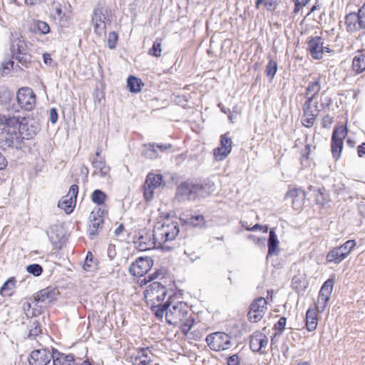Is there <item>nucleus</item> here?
Here are the masks:
<instances>
[{
	"label": "nucleus",
	"mask_w": 365,
	"mask_h": 365,
	"mask_svg": "<svg viewBox=\"0 0 365 365\" xmlns=\"http://www.w3.org/2000/svg\"><path fill=\"white\" fill-rule=\"evenodd\" d=\"M175 296H170L161 309L155 310V317L162 319L165 313V319L169 324L180 326L184 334H187L194 324L192 313L187 303L176 301Z\"/></svg>",
	"instance_id": "f257e3e1"
},
{
	"label": "nucleus",
	"mask_w": 365,
	"mask_h": 365,
	"mask_svg": "<svg viewBox=\"0 0 365 365\" xmlns=\"http://www.w3.org/2000/svg\"><path fill=\"white\" fill-rule=\"evenodd\" d=\"M0 122V148L6 149L21 148L24 138L20 133L21 124L19 118L3 115Z\"/></svg>",
	"instance_id": "f03ea898"
},
{
	"label": "nucleus",
	"mask_w": 365,
	"mask_h": 365,
	"mask_svg": "<svg viewBox=\"0 0 365 365\" xmlns=\"http://www.w3.org/2000/svg\"><path fill=\"white\" fill-rule=\"evenodd\" d=\"M214 191L215 184L210 180H186L178 187L176 197L179 200H195L206 197Z\"/></svg>",
	"instance_id": "7ed1b4c3"
},
{
	"label": "nucleus",
	"mask_w": 365,
	"mask_h": 365,
	"mask_svg": "<svg viewBox=\"0 0 365 365\" xmlns=\"http://www.w3.org/2000/svg\"><path fill=\"white\" fill-rule=\"evenodd\" d=\"M180 232L178 222L166 219L155 223L153 230V237L158 247L174 240Z\"/></svg>",
	"instance_id": "20e7f679"
},
{
	"label": "nucleus",
	"mask_w": 365,
	"mask_h": 365,
	"mask_svg": "<svg viewBox=\"0 0 365 365\" xmlns=\"http://www.w3.org/2000/svg\"><path fill=\"white\" fill-rule=\"evenodd\" d=\"M168 294V289L158 282L150 283L144 291V297L148 305L155 314V310L161 309L163 302Z\"/></svg>",
	"instance_id": "39448f33"
},
{
	"label": "nucleus",
	"mask_w": 365,
	"mask_h": 365,
	"mask_svg": "<svg viewBox=\"0 0 365 365\" xmlns=\"http://www.w3.org/2000/svg\"><path fill=\"white\" fill-rule=\"evenodd\" d=\"M10 50L12 58L23 66H27L30 63V56L26 53V44L23 36L16 32L11 33L10 38Z\"/></svg>",
	"instance_id": "423d86ee"
},
{
	"label": "nucleus",
	"mask_w": 365,
	"mask_h": 365,
	"mask_svg": "<svg viewBox=\"0 0 365 365\" xmlns=\"http://www.w3.org/2000/svg\"><path fill=\"white\" fill-rule=\"evenodd\" d=\"M230 336L224 332H215L207 336L205 341L210 349L220 351L231 346Z\"/></svg>",
	"instance_id": "0eeeda50"
},
{
	"label": "nucleus",
	"mask_w": 365,
	"mask_h": 365,
	"mask_svg": "<svg viewBox=\"0 0 365 365\" xmlns=\"http://www.w3.org/2000/svg\"><path fill=\"white\" fill-rule=\"evenodd\" d=\"M110 22L106 9L98 8L94 10L92 16V24L96 35L98 36H103L106 34L107 26L110 24Z\"/></svg>",
	"instance_id": "6e6552de"
},
{
	"label": "nucleus",
	"mask_w": 365,
	"mask_h": 365,
	"mask_svg": "<svg viewBox=\"0 0 365 365\" xmlns=\"http://www.w3.org/2000/svg\"><path fill=\"white\" fill-rule=\"evenodd\" d=\"M313 101L305 100L303 106V116L302 123L307 128H311L314 124L315 120L319 114L318 103L312 104Z\"/></svg>",
	"instance_id": "1a4fd4ad"
},
{
	"label": "nucleus",
	"mask_w": 365,
	"mask_h": 365,
	"mask_svg": "<svg viewBox=\"0 0 365 365\" xmlns=\"http://www.w3.org/2000/svg\"><path fill=\"white\" fill-rule=\"evenodd\" d=\"M16 100L19 106L26 110H31L36 105V95L29 87H22L18 90Z\"/></svg>",
	"instance_id": "9d476101"
},
{
	"label": "nucleus",
	"mask_w": 365,
	"mask_h": 365,
	"mask_svg": "<svg viewBox=\"0 0 365 365\" xmlns=\"http://www.w3.org/2000/svg\"><path fill=\"white\" fill-rule=\"evenodd\" d=\"M346 127L341 125L335 128L331 136V153L333 157L338 159L340 157L343 148L344 139L347 135Z\"/></svg>",
	"instance_id": "9b49d317"
},
{
	"label": "nucleus",
	"mask_w": 365,
	"mask_h": 365,
	"mask_svg": "<svg viewBox=\"0 0 365 365\" xmlns=\"http://www.w3.org/2000/svg\"><path fill=\"white\" fill-rule=\"evenodd\" d=\"M106 214V210L101 207L96 208L91 212L88 230L91 239H93L98 234V230L102 228Z\"/></svg>",
	"instance_id": "f8f14e48"
},
{
	"label": "nucleus",
	"mask_w": 365,
	"mask_h": 365,
	"mask_svg": "<svg viewBox=\"0 0 365 365\" xmlns=\"http://www.w3.org/2000/svg\"><path fill=\"white\" fill-rule=\"evenodd\" d=\"M267 300L264 297L256 299L250 305V311L247 314L249 320L251 322H258L261 320L267 309Z\"/></svg>",
	"instance_id": "ddd939ff"
},
{
	"label": "nucleus",
	"mask_w": 365,
	"mask_h": 365,
	"mask_svg": "<svg viewBox=\"0 0 365 365\" xmlns=\"http://www.w3.org/2000/svg\"><path fill=\"white\" fill-rule=\"evenodd\" d=\"M228 135L229 133H227L220 136V146L213 150V155L216 160H225L232 151V141Z\"/></svg>",
	"instance_id": "4468645a"
},
{
	"label": "nucleus",
	"mask_w": 365,
	"mask_h": 365,
	"mask_svg": "<svg viewBox=\"0 0 365 365\" xmlns=\"http://www.w3.org/2000/svg\"><path fill=\"white\" fill-rule=\"evenodd\" d=\"M153 356L149 347L138 348L130 356V361L133 365H151Z\"/></svg>",
	"instance_id": "2eb2a0df"
},
{
	"label": "nucleus",
	"mask_w": 365,
	"mask_h": 365,
	"mask_svg": "<svg viewBox=\"0 0 365 365\" xmlns=\"http://www.w3.org/2000/svg\"><path fill=\"white\" fill-rule=\"evenodd\" d=\"M153 260L149 257H139L129 267V272L135 277H141L147 274L151 269Z\"/></svg>",
	"instance_id": "dca6fc26"
},
{
	"label": "nucleus",
	"mask_w": 365,
	"mask_h": 365,
	"mask_svg": "<svg viewBox=\"0 0 365 365\" xmlns=\"http://www.w3.org/2000/svg\"><path fill=\"white\" fill-rule=\"evenodd\" d=\"M163 178L160 175L149 173L147 175L144 184V196L147 201H150L153 198L154 190L162 183Z\"/></svg>",
	"instance_id": "f3484780"
},
{
	"label": "nucleus",
	"mask_w": 365,
	"mask_h": 365,
	"mask_svg": "<svg viewBox=\"0 0 365 365\" xmlns=\"http://www.w3.org/2000/svg\"><path fill=\"white\" fill-rule=\"evenodd\" d=\"M324 41L320 36L309 37L307 41L308 51L312 57L319 60L323 57L324 46Z\"/></svg>",
	"instance_id": "a211bd4d"
},
{
	"label": "nucleus",
	"mask_w": 365,
	"mask_h": 365,
	"mask_svg": "<svg viewBox=\"0 0 365 365\" xmlns=\"http://www.w3.org/2000/svg\"><path fill=\"white\" fill-rule=\"evenodd\" d=\"M51 352L47 349H40L30 354L29 361L31 365H47L51 360Z\"/></svg>",
	"instance_id": "6ab92c4d"
},
{
	"label": "nucleus",
	"mask_w": 365,
	"mask_h": 365,
	"mask_svg": "<svg viewBox=\"0 0 365 365\" xmlns=\"http://www.w3.org/2000/svg\"><path fill=\"white\" fill-rule=\"evenodd\" d=\"M306 193L302 188L290 189L286 194V199L292 200V207L294 210H300L305 200Z\"/></svg>",
	"instance_id": "aec40b11"
},
{
	"label": "nucleus",
	"mask_w": 365,
	"mask_h": 365,
	"mask_svg": "<svg viewBox=\"0 0 365 365\" xmlns=\"http://www.w3.org/2000/svg\"><path fill=\"white\" fill-rule=\"evenodd\" d=\"M56 292L55 289L47 287L36 293L34 299V303H35L36 306L38 304H42L43 306H46L56 299Z\"/></svg>",
	"instance_id": "412c9836"
},
{
	"label": "nucleus",
	"mask_w": 365,
	"mask_h": 365,
	"mask_svg": "<svg viewBox=\"0 0 365 365\" xmlns=\"http://www.w3.org/2000/svg\"><path fill=\"white\" fill-rule=\"evenodd\" d=\"M267 344V336L260 331H255L250 336V346L255 352L260 351L263 348H266Z\"/></svg>",
	"instance_id": "4be33fe9"
},
{
	"label": "nucleus",
	"mask_w": 365,
	"mask_h": 365,
	"mask_svg": "<svg viewBox=\"0 0 365 365\" xmlns=\"http://www.w3.org/2000/svg\"><path fill=\"white\" fill-rule=\"evenodd\" d=\"M134 243L135 247L140 251L150 250L158 246L154 237H153V233L149 232H145L144 235H141Z\"/></svg>",
	"instance_id": "5701e85b"
},
{
	"label": "nucleus",
	"mask_w": 365,
	"mask_h": 365,
	"mask_svg": "<svg viewBox=\"0 0 365 365\" xmlns=\"http://www.w3.org/2000/svg\"><path fill=\"white\" fill-rule=\"evenodd\" d=\"M321 90V77L319 76H314L312 81L309 82L306 88L304 96L306 100L314 101Z\"/></svg>",
	"instance_id": "b1692460"
},
{
	"label": "nucleus",
	"mask_w": 365,
	"mask_h": 365,
	"mask_svg": "<svg viewBox=\"0 0 365 365\" xmlns=\"http://www.w3.org/2000/svg\"><path fill=\"white\" fill-rule=\"evenodd\" d=\"M345 25L348 32H356L360 29L359 16L358 12H351L345 16Z\"/></svg>",
	"instance_id": "393cba45"
},
{
	"label": "nucleus",
	"mask_w": 365,
	"mask_h": 365,
	"mask_svg": "<svg viewBox=\"0 0 365 365\" xmlns=\"http://www.w3.org/2000/svg\"><path fill=\"white\" fill-rule=\"evenodd\" d=\"M51 355L53 365H71L74 361L73 355L64 354L53 349Z\"/></svg>",
	"instance_id": "a878e982"
},
{
	"label": "nucleus",
	"mask_w": 365,
	"mask_h": 365,
	"mask_svg": "<svg viewBox=\"0 0 365 365\" xmlns=\"http://www.w3.org/2000/svg\"><path fill=\"white\" fill-rule=\"evenodd\" d=\"M279 240L277 236L276 235L274 229H271L269 232V238H268V255L267 256H272L274 255H277L279 252Z\"/></svg>",
	"instance_id": "bb28decb"
},
{
	"label": "nucleus",
	"mask_w": 365,
	"mask_h": 365,
	"mask_svg": "<svg viewBox=\"0 0 365 365\" xmlns=\"http://www.w3.org/2000/svg\"><path fill=\"white\" fill-rule=\"evenodd\" d=\"M94 174L101 177L106 176L110 172V167L106 165L104 159H94L92 162Z\"/></svg>",
	"instance_id": "cd10ccee"
},
{
	"label": "nucleus",
	"mask_w": 365,
	"mask_h": 365,
	"mask_svg": "<svg viewBox=\"0 0 365 365\" xmlns=\"http://www.w3.org/2000/svg\"><path fill=\"white\" fill-rule=\"evenodd\" d=\"M318 324L317 312L313 309H309L306 313V328L309 331H314Z\"/></svg>",
	"instance_id": "c85d7f7f"
},
{
	"label": "nucleus",
	"mask_w": 365,
	"mask_h": 365,
	"mask_svg": "<svg viewBox=\"0 0 365 365\" xmlns=\"http://www.w3.org/2000/svg\"><path fill=\"white\" fill-rule=\"evenodd\" d=\"M308 283L303 274H297L293 277L292 281V288L297 292H303L307 287Z\"/></svg>",
	"instance_id": "c756f323"
},
{
	"label": "nucleus",
	"mask_w": 365,
	"mask_h": 365,
	"mask_svg": "<svg viewBox=\"0 0 365 365\" xmlns=\"http://www.w3.org/2000/svg\"><path fill=\"white\" fill-rule=\"evenodd\" d=\"M352 68L356 73H361L365 71V54L362 52L357 53L352 61Z\"/></svg>",
	"instance_id": "7c9ffc66"
},
{
	"label": "nucleus",
	"mask_w": 365,
	"mask_h": 365,
	"mask_svg": "<svg viewBox=\"0 0 365 365\" xmlns=\"http://www.w3.org/2000/svg\"><path fill=\"white\" fill-rule=\"evenodd\" d=\"M76 200L71 199L70 197L63 196L58 202V207L65 211L66 214L73 212L76 205Z\"/></svg>",
	"instance_id": "2f4dec72"
},
{
	"label": "nucleus",
	"mask_w": 365,
	"mask_h": 365,
	"mask_svg": "<svg viewBox=\"0 0 365 365\" xmlns=\"http://www.w3.org/2000/svg\"><path fill=\"white\" fill-rule=\"evenodd\" d=\"M48 235L51 242L53 245H57L61 243L63 239V230L56 225L51 227L48 232Z\"/></svg>",
	"instance_id": "473e14b6"
},
{
	"label": "nucleus",
	"mask_w": 365,
	"mask_h": 365,
	"mask_svg": "<svg viewBox=\"0 0 365 365\" xmlns=\"http://www.w3.org/2000/svg\"><path fill=\"white\" fill-rule=\"evenodd\" d=\"M345 258L344 254L341 252L337 247L331 249L327 255V261L334 264H339Z\"/></svg>",
	"instance_id": "72a5a7b5"
},
{
	"label": "nucleus",
	"mask_w": 365,
	"mask_h": 365,
	"mask_svg": "<svg viewBox=\"0 0 365 365\" xmlns=\"http://www.w3.org/2000/svg\"><path fill=\"white\" fill-rule=\"evenodd\" d=\"M334 279L329 278L328 279L322 286L319 292V296L322 298H325L327 299H330L331 294L333 291V287H334Z\"/></svg>",
	"instance_id": "f704fd0d"
},
{
	"label": "nucleus",
	"mask_w": 365,
	"mask_h": 365,
	"mask_svg": "<svg viewBox=\"0 0 365 365\" xmlns=\"http://www.w3.org/2000/svg\"><path fill=\"white\" fill-rule=\"evenodd\" d=\"M16 286V279L11 277L6 280L0 289V294L4 297H10L12 295Z\"/></svg>",
	"instance_id": "c9c22d12"
},
{
	"label": "nucleus",
	"mask_w": 365,
	"mask_h": 365,
	"mask_svg": "<svg viewBox=\"0 0 365 365\" xmlns=\"http://www.w3.org/2000/svg\"><path fill=\"white\" fill-rule=\"evenodd\" d=\"M127 86L131 93H138L141 91L144 83L140 79L130 76L127 79Z\"/></svg>",
	"instance_id": "e433bc0d"
},
{
	"label": "nucleus",
	"mask_w": 365,
	"mask_h": 365,
	"mask_svg": "<svg viewBox=\"0 0 365 365\" xmlns=\"http://www.w3.org/2000/svg\"><path fill=\"white\" fill-rule=\"evenodd\" d=\"M107 198L106 194L101 190H95L91 196L92 202L98 205H102L104 204Z\"/></svg>",
	"instance_id": "4c0bfd02"
},
{
	"label": "nucleus",
	"mask_w": 365,
	"mask_h": 365,
	"mask_svg": "<svg viewBox=\"0 0 365 365\" xmlns=\"http://www.w3.org/2000/svg\"><path fill=\"white\" fill-rule=\"evenodd\" d=\"M314 194L317 204L323 205L327 202L328 195L327 194L324 188L314 190Z\"/></svg>",
	"instance_id": "58836bf2"
},
{
	"label": "nucleus",
	"mask_w": 365,
	"mask_h": 365,
	"mask_svg": "<svg viewBox=\"0 0 365 365\" xmlns=\"http://www.w3.org/2000/svg\"><path fill=\"white\" fill-rule=\"evenodd\" d=\"M41 333V329L39 322L34 319L31 322L30 328L27 334V338L35 339L38 334Z\"/></svg>",
	"instance_id": "ea45409f"
},
{
	"label": "nucleus",
	"mask_w": 365,
	"mask_h": 365,
	"mask_svg": "<svg viewBox=\"0 0 365 365\" xmlns=\"http://www.w3.org/2000/svg\"><path fill=\"white\" fill-rule=\"evenodd\" d=\"M356 242L354 240H349L345 242L343 245L337 247L339 250L344 254V257L346 258L351 252L356 247Z\"/></svg>",
	"instance_id": "a19ab883"
},
{
	"label": "nucleus",
	"mask_w": 365,
	"mask_h": 365,
	"mask_svg": "<svg viewBox=\"0 0 365 365\" xmlns=\"http://www.w3.org/2000/svg\"><path fill=\"white\" fill-rule=\"evenodd\" d=\"M277 63L275 61L270 59L266 66L265 73L267 76L272 80L277 71Z\"/></svg>",
	"instance_id": "79ce46f5"
},
{
	"label": "nucleus",
	"mask_w": 365,
	"mask_h": 365,
	"mask_svg": "<svg viewBox=\"0 0 365 365\" xmlns=\"http://www.w3.org/2000/svg\"><path fill=\"white\" fill-rule=\"evenodd\" d=\"M183 220L187 225L193 227L201 226L204 224V217L202 215L190 216V217H187Z\"/></svg>",
	"instance_id": "37998d69"
},
{
	"label": "nucleus",
	"mask_w": 365,
	"mask_h": 365,
	"mask_svg": "<svg viewBox=\"0 0 365 365\" xmlns=\"http://www.w3.org/2000/svg\"><path fill=\"white\" fill-rule=\"evenodd\" d=\"M161 40L157 38L153 43L151 48L149 50L148 53L155 57H160L161 56Z\"/></svg>",
	"instance_id": "c03bdc74"
},
{
	"label": "nucleus",
	"mask_w": 365,
	"mask_h": 365,
	"mask_svg": "<svg viewBox=\"0 0 365 365\" xmlns=\"http://www.w3.org/2000/svg\"><path fill=\"white\" fill-rule=\"evenodd\" d=\"M12 98L11 93L6 88H0V104L6 105Z\"/></svg>",
	"instance_id": "a18cd8bd"
},
{
	"label": "nucleus",
	"mask_w": 365,
	"mask_h": 365,
	"mask_svg": "<svg viewBox=\"0 0 365 365\" xmlns=\"http://www.w3.org/2000/svg\"><path fill=\"white\" fill-rule=\"evenodd\" d=\"M26 271L35 277H38L43 272V267L38 264H32L26 267Z\"/></svg>",
	"instance_id": "49530a36"
},
{
	"label": "nucleus",
	"mask_w": 365,
	"mask_h": 365,
	"mask_svg": "<svg viewBox=\"0 0 365 365\" xmlns=\"http://www.w3.org/2000/svg\"><path fill=\"white\" fill-rule=\"evenodd\" d=\"M287 323V319L284 317H282L279 318L278 322L274 325V330L277 331V332L274 334V337H275L277 335H280L282 331H284L285 326Z\"/></svg>",
	"instance_id": "de8ad7c7"
},
{
	"label": "nucleus",
	"mask_w": 365,
	"mask_h": 365,
	"mask_svg": "<svg viewBox=\"0 0 365 365\" xmlns=\"http://www.w3.org/2000/svg\"><path fill=\"white\" fill-rule=\"evenodd\" d=\"M145 156L148 158L155 159L159 155L155 148V143L149 144L148 148L145 150Z\"/></svg>",
	"instance_id": "09e8293b"
},
{
	"label": "nucleus",
	"mask_w": 365,
	"mask_h": 365,
	"mask_svg": "<svg viewBox=\"0 0 365 365\" xmlns=\"http://www.w3.org/2000/svg\"><path fill=\"white\" fill-rule=\"evenodd\" d=\"M35 28L42 34H47L50 32V27L48 24L43 21H36Z\"/></svg>",
	"instance_id": "8fccbe9b"
},
{
	"label": "nucleus",
	"mask_w": 365,
	"mask_h": 365,
	"mask_svg": "<svg viewBox=\"0 0 365 365\" xmlns=\"http://www.w3.org/2000/svg\"><path fill=\"white\" fill-rule=\"evenodd\" d=\"M118 34L115 31L110 32L108 37V46L109 48L114 49L116 47Z\"/></svg>",
	"instance_id": "3c124183"
},
{
	"label": "nucleus",
	"mask_w": 365,
	"mask_h": 365,
	"mask_svg": "<svg viewBox=\"0 0 365 365\" xmlns=\"http://www.w3.org/2000/svg\"><path fill=\"white\" fill-rule=\"evenodd\" d=\"M33 307L31 309V312H26L27 317H34L39 315L42 312V307H44L42 304H38V305H35L34 301L32 302Z\"/></svg>",
	"instance_id": "603ef678"
},
{
	"label": "nucleus",
	"mask_w": 365,
	"mask_h": 365,
	"mask_svg": "<svg viewBox=\"0 0 365 365\" xmlns=\"http://www.w3.org/2000/svg\"><path fill=\"white\" fill-rule=\"evenodd\" d=\"M329 301V299L318 297L317 301L316 302L317 311L318 312L322 313L324 311L327 304Z\"/></svg>",
	"instance_id": "864d4df0"
},
{
	"label": "nucleus",
	"mask_w": 365,
	"mask_h": 365,
	"mask_svg": "<svg viewBox=\"0 0 365 365\" xmlns=\"http://www.w3.org/2000/svg\"><path fill=\"white\" fill-rule=\"evenodd\" d=\"M310 0H294V9L293 12L297 14Z\"/></svg>",
	"instance_id": "5fc2aeb1"
},
{
	"label": "nucleus",
	"mask_w": 365,
	"mask_h": 365,
	"mask_svg": "<svg viewBox=\"0 0 365 365\" xmlns=\"http://www.w3.org/2000/svg\"><path fill=\"white\" fill-rule=\"evenodd\" d=\"M358 14L359 16V24L362 29H365V2L358 10Z\"/></svg>",
	"instance_id": "6e6d98bb"
},
{
	"label": "nucleus",
	"mask_w": 365,
	"mask_h": 365,
	"mask_svg": "<svg viewBox=\"0 0 365 365\" xmlns=\"http://www.w3.org/2000/svg\"><path fill=\"white\" fill-rule=\"evenodd\" d=\"M241 358L238 354H234L228 357L227 365H240Z\"/></svg>",
	"instance_id": "4d7b16f0"
},
{
	"label": "nucleus",
	"mask_w": 365,
	"mask_h": 365,
	"mask_svg": "<svg viewBox=\"0 0 365 365\" xmlns=\"http://www.w3.org/2000/svg\"><path fill=\"white\" fill-rule=\"evenodd\" d=\"M78 193V187L76 185H72L69 189L68 193L66 195L71 197V199L76 200L77 195Z\"/></svg>",
	"instance_id": "13d9d810"
},
{
	"label": "nucleus",
	"mask_w": 365,
	"mask_h": 365,
	"mask_svg": "<svg viewBox=\"0 0 365 365\" xmlns=\"http://www.w3.org/2000/svg\"><path fill=\"white\" fill-rule=\"evenodd\" d=\"M92 261H93L92 254L91 252H88V254L87 255V256L86 257L85 263L83 264V269L86 271L91 270V268L92 267V264H91Z\"/></svg>",
	"instance_id": "bf43d9fd"
},
{
	"label": "nucleus",
	"mask_w": 365,
	"mask_h": 365,
	"mask_svg": "<svg viewBox=\"0 0 365 365\" xmlns=\"http://www.w3.org/2000/svg\"><path fill=\"white\" fill-rule=\"evenodd\" d=\"M49 120L50 122L52 123V124H54L57 122L58 120V113L56 111V109L54 108H52L50 109V113H49Z\"/></svg>",
	"instance_id": "052dcab7"
},
{
	"label": "nucleus",
	"mask_w": 365,
	"mask_h": 365,
	"mask_svg": "<svg viewBox=\"0 0 365 365\" xmlns=\"http://www.w3.org/2000/svg\"><path fill=\"white\" fill-rule=\"evenodd\" d=\"M324 93H322V97L323 96ZM332 103V100L330 97L326 96L324 98L321 99V107L327 108L329 107Z\"/></svg>",
	"instance_id": "680f3d73"
},
{
	"label": "nucleus",
	"mask_w": 365,
	"mask_h": 365,
	"mask_svg": "<svg viewBox=\"0 0 365 365\" xmlns=\"http://www.w3.org/2000/svg\"><path fill=\"white\" fill-rule=\"evenodd\" d=\"M107 255L108 258L112 260L116 256L115 246L114 245H110L108 247Z\"/></svg>",
	"instance_id": "e2e57ef3"
},
{
	"label": "nucleus",
	"mask_w": 365,
	"mask_h": 365,
	"mask_svg": "<svg viewBox=\"0 0 365 365\" xmlns=\"http://www.w3.org/2000/svg\"><path fill=\"white\" fill-rule=\"evenodd\" d=\"M184 255L187 257L190 262H193L197 258L196 253L192 251L188 252L187 250H185L184 252Z\"/></svg>",
	"instance_id": "0e129e2a"
},
{
	"label": "nucleus",
	"mask_w": 365,
	"mask_h": 365,
	"mask_svg": "<svg viewBox=\"0 0 365 365\" xmlns=\"http://www.w3.org/2000/svg\"><path fill=\"white\" fill-rule=\"evenodd\" d=\"M155 148L159 149L161 152H165L172 148V145L170 143L165 144H155Z\"/></svg>",
	"instance_id": "69168bd1"
},
{
	"label": "nucleus",
	"mask_w": 365,
	"mask_h": 365,
	"mask_svg": "<svg viewBox=\"0 0 365 365\" xmlns=\"http://www.w3.org/2000/svg\"><path fill=\"white\" fill-rule=\"evenodd\" d=\"M46 0H24L25 4L27 6H34L45 2Z\"/></svg>",
	"instance_id": "338daca9"
},
{
	"label": "nucleus",
	"mask_w": 365,
	"mask_h": 365,
	"mask_svg": "<svg viewBox=\"0 0 365 365\" xmlns=\"http://www.w3.org/2000/svg\"><path fill=\"white\" fill-rule=\"evenodd\" d=\"M357 153L359 157H362L365 155V143L358 146Z\"/></svg>",
	"instance_id": "774afa93"
}]
</instances>
